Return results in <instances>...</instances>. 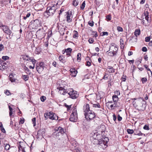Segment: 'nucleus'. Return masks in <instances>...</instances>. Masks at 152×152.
<instances>
[{
  "instance_id": "56",
  "label": "nucleus",
  "mask_w": 152,
  "mask_h": 152,
  "mask_svg": "<svg viewBox=\"0 0 152 152\" xmlns=\"http://www.w3.org/2000/svg\"><path fill=\"white\" fill-rule=\"evenodd\" d=\"M150 37H146L145 38V41L146 42H149L150 41Z\"/></svg>"
},
{
  "instance_id": "35",
  "label": "nucleus",
  "mask_w": 152,
  "mask_h": 152,
  "mask_svg": "<svg viewBox=\"0 0 152 152\" xmlns=\"http://www.w3.org/2000/svg\"><path fill=\"white\" fill-rule=\"evenodd\" d=\"M29 58V56L28 55L23 56V57H22L23 59L24 60L28 61H30V59H28Z\"/></svg>"
},
{
  "instance_id": "4",
  "label": "nucleus",
  "mask_w": 152,
  "mask_h": 152,
  "mask_svg": "<svg viewBox=\"0 0 152 152\" xmlns=\"http://www.w3.org/2000/svg\"><path fill=\"white\" fill-rule=\"evenodd\" d=\"M78 119L77 113L76 108H74L70 116L69 120L72 122H76Z\"/></svg>"
},
{
  "instance_id": "51",
  "label": "nucleus",
  "mask_w": 152,
  "mask_h": 152,
  "mask_svg": "<svg viewBox=\"0 0 152 152\" xmlns=\"http://www.w3.org/2000/svg\"><path fill=\"white\" fill-rule=\"evenodd\" d=\"M143 129L146 130H148L149 129V127L148 126L145 125L143 127Z\"/></svg>"
},
{
  "instance_id": "23",
  "label": "nucleus",
  "mask_w": 152,
  "mask_h": 152,
  "mask_svg": "<svg viewBox=\"0 0 152 152\" xmlns=\"http://www.w3.org/2000/svg\"><path fill=\"white\" fill-rule=\"evenodd\" d=\"M23 68L24 69V70L26 72L27 74L29 75L30 74L31 71L25 65H24L23 66Z\"/></svg>"
},
{
  "instance_id": "10",
  "label": "nucleus",
  "mask_w": 152,
  "mask_h": 152,
  "mask_svg": "<svg viewBox=\"0 0 152 152\" xmlns=\"http://www.w3.org/2000/svg\"><path fill=\"white\" fill-rule=\"evenodd\" d=\"M72 18V11L69 10L66 13V21L68 23L71 22Z\"/></svg>"
},
{
  "instance_id": "61",
  "label": "nucleus",
  "mask_w": 152,
  "mask_h": 152,
  "mask_svg": "<svg viewBox=\"0 0 152 152\" xmlns=\"http://www.w3.org/2000/svg\"><path fill=\"white\" fill-rule=\"evenodd\" d=\"M88 24L91 26H94V22L92 21L91 22H89Z\"/></svg>"
},
{
  "instance_id": "22",
  "label": "nucleus",
  "mask_w": 152,
  "mask_h": 152,
  "mask_svg": "<svg viewBox=\"0 0 152 152\" xmlns=\"http://www.w3.org/2000/svg\"><path fill=\"white\" fill-rule=\"evenodd\" d=\"M94 121L96 124H98L100 121V118L96 116L94 118Z\"/></svg>"
},
{
  "instance_id": "17",
  "label": "nucleus",
  "mask_w": 152,
  "mask_h": 152,
  "mask_svg": "<svg viewBox=\"0 0 152 152\" xmlns=\"http://www.w3.org/2000/svg\"><path fill=\"white\" fill-rule=\"evenodd\" d=\"M45 132V129H39L38 132L37 134L39 136H43V135L44 134Z\"/></svg>"
},
{
  "instance_id": "12",
  "label": "nucleus",
  "mask_w": 152,
  "mask_h": 152,
  "mask_svg": "<svg viewBox=\"0 0 152 152\" xmlns=\"http://www.w3.org/2000/svg\"><path fill=\"white\" fill-rule=\"evenodd\" d=\"M65 130L63 128L59 126L56 129V132L58 133V135H59L60 134H63L65 132Z\"/></svg>"
},
{
  "instance_id": "6",
  "label": "nucleus",
  "mask_w": 152,
  "mask_h": 152,
  "mask_svg": "<svg viewBox=\"0 0 152 152\" xmlns=\"http://www.w3.org/2000/svg\"><path fill=\"white\" fill-rule=\"evenodd\" d=\"M1 28L3 30L4 33L9 35V38H11L12 36H12L11 35V34L12 33V31L8 27L5 25L1 24Z\"/></svg>"
},
{
  "instance_id": "38",
  "label": "nucleus",
  "mask_w": 152,
  "mask_h": 152,
  "mask_svg": "<svg viewBox=\"0 0 152 152\" xmlns=\"http://www.w3.org/2000/svg\"><path fill=\"white\" fill-rule=\"evenodd\" d=\"M115 94V95H116V96H118V95H119L120 94V91L118 90H116L114 92Z\"/></svg>"
},
{
  "instance_id": "50",
  "label": "nucleus",
  "mask_w": 152,
  "mask_h": 152,
  "mask_svg": "<svg viewBox=\"0 0 152 152\" xmlns=\"http://www.w3.org/2000/svg\"><path fill=\"white\" fill-rule=\"evenodd\" d=\"M131 69H132V72L133 73V72L136 69V67L134 65H132L131 66Z\"/></svg>"
},
{
  "instance_id": "63",
  "label": "nucleus",
  "mask_w": 152,
  "mask_h": 152,
  "mask_svg": "<svg viewBox=\"0 0 152 152\" xmlns=\"http://www.w3.org/2000/svg\"><path fill=\"white\" fill-rule=\"evenodd\" d=\"M142 50L143 52H146L147 51V49L145 47H143L142 48Z\"/></svg>"
},
{
  "instance_id": "55",
  "label": "nucleus",
  "mask_w": 152,
  "mask_h": 152,
  "mask_svg": "<svg viewBox=\"0 0 152 152\" xmlns=\"http://www.w3.org/2000/svg\"><path fill=\"white\" fill-rule=\"evenodd\" d=\"M9 57L7 56H3L2 57V59L4 60H6Z\"/></svg>"
},
{
  "instance_id": "25",
  "label": "nucleus",
  "mask_w": 152,
  "mask_h": 152,
  "mask_svg": "<svg viewBox=\"0 0 152 152\" xmlns=\"http://www.w3.org/2000/svg\"><path fill=\"white\" fill-rule=\"evenodd\" d=\"M140 29H136L134 32V34L136 37L140 35Z\"/></svg>"
},
{
  "instance_id": "9",
  "label": "nucleus",
  "mask_w": 152,
  "mask_h": 152,
  "mask_svg": "<svg viewBox=\"0 0 152 152\" xmlns=\"http://www.w3.org/2000/svg\"><path fill=\"white\" fill-rule=\"evenodd\" d=\"M44 63L43 62H40L36 66L37 71L39 73H40L44 69Z\"/></svg>"
},
{
  "instance_id": "58",
  "label": "nucleus",
  "mask_w": 152,
  "mask_h": 152,
  "mask_svg": "<svg viewBox=\"0 0 152 152\" xmlns=\"http://www.w3.org/2000/svg\"><path fill=\"white\" fill-rule=\"evenodd\" d=\"M4 47L3 46V45L2 44H0V51L3 50L4 49Z\"/></svg>"
},
{
  "instance_id": "32",
  "label": "nucleus",
  "mask_w": 152,
  "mask_h": 152,
  "mask_svg": "<svg viewBox=\"0 0 152 152\" xmlns=\"http://www.w3.org/2000/svg\"><path fill=\"white\" fill-rule=\"evenodd\" d=\"M81 54L80 53H78L77 56V60L78 62L80 61L81 60Z\"/></svg>"
},
{
  "instance_id": "49",
  "label": "nucleus",
  "mask_w": 152,
  "mask_h": 152,
  "mask_svg": "<svg viewBox=\"0 0 152 152\" xmlns=\"http://www.w3.org/2000/svg\"><path fill=\"white\" fill-rule=\"evenodd\" d=\"M117 30L119 31H123L122 28L120 26H118L117 27Z\"/></svg>"
},
{
  "instance_id": "30",
  "label": "nucleus",
  "mask_w": 152,
  "mask_h": 152,
  "mask_svg": "<svg viewBox=\"0 0 152 152\" xmlns=\"http://www.w3.org/2000/svg\"><path fill=\"white\" fill-rule=\"evenodd\" d=\"M110 107L112 109H114V107H117V104L116 103L114 102L113 104H112L110 105Z\"/></svg>"
},
{
  "instance_id": "34",
  "label": "nucleus",
  "mask_w": 152,
  "mask_h": 152,
  "mask_svg": "<svg viewBox=\"0 0 152 152\" xmlns=\"http://www.w3.org/2000/svg\"><path fill=\"white\" fill-rule=\"evenodd\" d=\"M59 61L63 63H65L66 62L65 60L64 59L63 56H60L59 57Z\"/></svg>"
},
{
  "instance_id": "14",
  "label": "nucleus",
  "mask_w": 152,
  "mask_h": 152,
  "mask_svg": "<svg viewBox=\"0 0 152 152\" xmlns=\"http://www.w3.org/2000/svg\"><path fill=\"white\" fill-rule=\"evenodd\" d=\"M70 71L71 73V75L73 77H75L77 71V70H75V68H73L70 69Z\"/></svg>"
},
{
  "instance_id": "1",
  "label": "nucleus",
  "mask_w": 152,
  "mask_h": 152,
  "mask_svg": "<svg viewBox=\"0 0 152 152\" xmlns=\"http://www.w3.org/2000/svg\"><path fill=\"white\" fill-rule=\"evenodd\" d=\"M58 89L60 90H63L62 94L63 95H65L66 94H68L70 98L73 99H76L78 96V94L77 93V92L73 90L69 91V90L65 89L63 87H60Z\"/></svg>"
},
{
  "instance_id": "62",
  "label": "nucleus",
  "mask_w": 152,
  "mask_h": 152,
  "mask_svg": "<svg viewBox=\"0 0 152 152\" xmlns=\"http://www.w3.org/2000/svg\"><path fill=\"white\" fill-rule=\"evenodd\" d=\"M122 119V118L119 115H118V120L119 121H121Z\"/></svg>"
},
{
  "instance_id": "47",
  "label": "nucleus",
  "mask_w": 152,
  "mask_h": 152,
  "mask_svg": "<svg viewBox=\"0 0 152 152\" xmlns=\"http://www.w3.org/2000/svg\"><path fill=\"white\" fill-rule=\"evenodd\" d=\"M108 74L105 73V75H104L102 79L105 80H107L108 78Z\"/></svg>"
},
{
  "instance_id": "16",
  "label": "nucleus",
  "mask_w": 152,
  "mask_h": 152,
  "mask_svg": "<svg viewBox=\"0 0 152 152\" xmlns=\"http://www.w3.org/2000/svg\"><path fill=\"white\" fill-rule=\"evenodd\" d=\"M106 70L110 73H113L115 72V69L111 66H108Z\"/></svg>"
},
{
  "instance_id": "59",
  "label": "nucleus",
  "mask_w": 152,
  "mask_h": 152,
  "mask_svg": "<svg viewBox=\"0 0 152 152\" xmlns=\"http://www.w3.org/2000/svg\"><path fill=\"white\" fill-rule=\"evenodd\" d=\"M24 119H21L20 120V121L19 122V124H23L24 123Z\"/></svg>"
},
{
  "instance_id": "43",
  "label": "nucleus",
  "mask_w": 152,
  "mask_h": 152,
  "mask_svg": "<svg viewBox=\"0 0 152 152\" xmlns=\"http://www.w3.org/2000/svg\"><path fill=\"white\" fill-rule=\"evenodd\" d=\"M85 6V1L83 2L81 6H80V8L82 10L84 9Z\"/></svg>"
},
{
  "instance_id": "45",
  "label": "nucleus",
  "mask_w": 152,
  "mask_h": 152,
  "mask_svg": "<svg viewBox=\"0 0 152 152\" xmlns=\"http://www.w3.org/2000/svg\"><path fill=\"white\" fill-rule=\"evenodd\" d=\"M4 93L7 95H11V93L10 92V91L8 90H6V91H5Z\"/></svg>"
},
{
  "instance_id": "42",
  "label": "nucleus",
  "mask_w": 152,
  "mask_h": 152,
  "mask_svg": "<svg viewBox=\"0 0 152 152\" xmlns=\"http://www.w3.org/2000/svg\"><path fill=\"white\" fill-rule=\"evenodd\" d=\"M106 18L107 21H110L111 19V16L109 15L106 16Z\"/></svg>"
},
{
  "instance_id": "53",
  "label": "nucleus",
  "mask_w": 152,
  "mask_h": 152,
  "mask_svg": "<svg viewBox=\"0 0 152 152\" xmlns=\"http://www.w3.org/2000/svg\"><path fill=\"white\" fill-rule=\"evenodd\" d=\"M90 43H92L94 42V40L92 38H90L88 40Z\"/></svg>"
},
{
  "instance_id": "18",
  "label": "nucleus",
  "mask_w": 152,
  "mask_h": 152,
  "mask_svg": "<svg viewBox=\"0 0 152 152\" xmlns=\"http://www.w3.org/2000/svg\"><path fill=\"white\" fill-rule=\"evenodd\" d=\"M72 50V49L70 48H68L66 49V55L68 56L67 57H69L70 56Z\"/></svg>"
},
{
  "instance_id": "26",
  "label": "nucleus",
  "mask_w": 152,
  "mask_h": 152,
  "mask_svg": "<svg viewBox=\"0 0 152 152\" xmlns=\"http://www.w3.org/2000/svg\"><path fill=\"white\" fill-rule=\"evenodd\" d=\"M9 79L10 81L12 82H15V81L17 80L16 79L13 77V76L12 75H10L9 76Z\"/></svg>"
},
{
  "instance_id": "24",
  "label": "nucleus",
  "mask_w": 152,
  "mask_h": 152,
  "mask_svg": "<svg viewBox=\"0 0 152 152\" xmlns=\"http://www.w3.org/2000/svg\"><path fill=\"white\" fill-rule=\"evenodd\" d=\"M21 78L25 81H26L28 80L29 77L28 75H22Z\"/></svg>"
},
{
  "instance_id": "39",
  "label": "nucleus",
  "mask_w": 152,
  "mask_h": 152,
  "mask_svg": "<svg viewBox=\"0 0 152 152\" xmlns=\"http://www.w3.org/2000/svg\"><path fill=\"white\" fill-rule=\"evenodd\" d=\"M31 15V13H28L26 15V16H24L23 17V19L24 20H26V19L29 17Z\"/></svg>"
},
{
  "instance_id": "20",
  "label": "nucleus",
  "mask_w": 152,
  "mask_h": 152,
  "mask_svg": "<svg viewBox=\"0 0 152 152\" xmlns=\"http://www.w3.org/2000/svg\"><path fill=\"white\" fill-rule=\"evenodd\" d=\"M134 134L135 135H138L139 136H142L143 135L145 136V135L144 134L142 133L139 130H134Z\"/></svg>"
},
{
  "instance_id": "27",
  "label": "nucleus",
  "mask_w": 152,
  "mask_h": 152,
  "mask_svg": "<svg viewBox=\"0 0 152 152\" xmlns=\"http://www.w3.org/2000/svg\"><path fill=\"white\" fill-rule=\"evenodd\" d=\"M148 14L149 13L148 11H146V13H144V15L145 16V19L147 20L148 22Z\"/></svg>"
},
{
  "instance_id": "48",
  "label": "nucleus",
  "mask_w": 152,
  "mask_h": 152,
  "mask_svg": "<svg viewBox=\"0 0 152 152\" xmlns=\"http://www.w3.org/2000/svg\"><path fill=\"white\" fill-rule=\"evenodd\" d=\"M40 99H41V101L42 102H44L45 101V100H46V97L45 96H42L41 98H40Z\"/></svg>"
},
{
  "instance_id": "46",
  "label": "nucleus",
  "mask_w": 152,
  "mask_h": 152,
  "mask_svg": "<svg viewBox=\"0 0 152 152\" xmlns=\"http://www.w3.org/2000/svg\"><path fill=\"white\" fill-rule=\"evenodd\" d=\"M141 80L143 83H145L147 80V79L145 77L142 78Z\"/></svg>"
},
{
  "instance_id": "8",
  "label": "nucleus",
  "mask_w": 152,
  "mask_h": 152,
  "mask_svg": "<svg viewBox=\"0 0 152 152\" xmlns=\"http://www.w3.org/2000/svg\"><path fill=\"white\" fill-rule=\"evenodd\" d=\"M118 48L117 47L115 46V44L114 43H111L109 47V51L107 52V53L109 51L115 53L116 54L117 53V50Z\"/></svg>"
},
{
  "instance_id": "52",
  "label": "nucleus",
  "mask_w": 152,
  "mask_h": 152,
  "mask_svg": "<svg viewBox=\"0 0 152 152\" xmlns=\"http://www.w3.org/2000/svg\"><path fill=\"white\" fill-rule=\"evenodd\" d=\"M52 35V32L51 31H50L49 32L48 34V38H50Z\"/></svg>"
},
{
  "instance_id": "19",
  "label": "nucleus",
  "mask_w": 152,
  "mask_h": 152,
  "mask_svg": "<svg viewBox=\"0 0 152 152\" xmlns=\"http://www.w3.org/2000/svg\"><path fill=\"white\" fill-rule=\"evenodd\" d=\"M42 6L41 4H37L35 6L34 8L35 10H37V11H41L42 8L41 7L39 8V7H42Z\"/></svg>"
},
{
  "instance_id": "2",
  "label": "nucleus",
  "mask_w": 152,
  "mask_h": 152,
  "mask_svg": "<svg viewBox=\"0 0 152 152\" xmlns=\"http://www.w3.org/2000/svg\"><path fill=\"white\" fill-rule=\"evenodd\" d=\"M101 135L98 134L97 132L94 133L92 137V142L94 144L101 145L102 144V141L101 140Z\"/></svg>"
},
{
  "instance_id": "28",
  "label": "nucleus",
  "mask_w": 152,
  "mask_h": 152,
  "mask_svg": "<svg viewBox=\"0 0 152 152\" xmlns=\"http://www.w3.org/2000/svg\"><path fill=\"white\" fill-rule=\"evenodd\" d=\"M81 0H74L73 1V4L74 6H76L78 4L79 2V1H80Z\"/></svg>"
},
{
  "instance_id": "60",
  "label": "nucleus",
  "mask_w": 152,
  "mask_h": 152,
  "mask_svg": "<svg viewBox=\"0 0 152 152\" xmlns=\"http://www.w3.org/2000/svg\"><path fill=\"white\" fill-rule=\"evenodd\" d=\"M38 49H39V48H36L35 51V53L36 54H38L40 53V52L38 51Z\"/></svg>"
},
{
  "instance_id": "31",
  "label": "nucleus",
  "mask_w": 152,
  "mask_h": 152,
  "mask_svg": "<svg viewBox=\"0 0 152 152\" xmlns=\"http://www.w3.org/2000/svg\"><path fill=\"white\" fill-rule=\"evenodd\" d=\"M28 59H30L29 61H31L32 62L33 65H34V66L35 64L36 63V61L33 58H32L29 57Z\"/></svg>"
},
{
  "instance_id": "33",
  "label": "nucleus",
  "mask_w": 152,
  "mask_h": 152,
  "mask_svg": "<svg viewBox=\"0 0 152 152\" xmlns=\"http://www.w3.org/2000/svg\"><path fill=\"white\" fill-rule=\"evenodd\" d=\"M72 105H67L66 103H64V106L66 107L67 108V110L69 111L72 108Z\"/></svg>"
},
{
  "instance_id": "44",
  "label": "nucleus",
  "mask_w": 152,
  "mask_h": 152,
  "mask_svg": "<svg viewBox=\"0 0 152 152\" xmlns=\"http://www.w3.org/2000/svg\"><path fill=\"white\" fill-rule=\"evenodd\" d=\"M32 121L33 122V124H34V126H35L36 125V118H33L32 119Z\"/></svg>"
},
{
  "instance_id": "54",
  "label": "nucleus",
  "mask_w": 152,
  "mask_h": 152,
  "mask_svg": "<svg viewBox=\"0 0 152 152\" xmlns=\"http://www.w3.org/2000/svg\"><path fill=\"white\" fill-rule=\"evenodd\" d=\"M102 33V34L101 35L102 36H104V35L107 36L108 35V33L107 32H102L101 33Z\"/></svg>"
},
{
  "instance_id": "11",
  "label": "nucleus",
  "mask_w": 152,
  "mask_h": 152,
  "mask_svg": "<svg viewBox=\"0 0 152 152\" xmlns=\"http://www.w3.org/2000/svg\"><path fill=\"white\" fill-rule=\"evenodd\" d=\"M41 21L37 19H36L33 23V28H36L37 27L41 26Z\"/></svg>"
},
{
  "instance_id": "15",
  "label": "nucleus",
  "mask_w": 152,
  "mask_h": 152,
  "mask_svg": "<svg viewBox=\"0 0 152 152\" xmlns=\"http://www.w3.org/2000/svg\"><path fill=\"white\" fill-rule=\"evenodd\" d=\"M101 140L102 141V144L104 145H106L109 141V139L106 137H103L102 139L101 138Z\"/></svg>"
},
{
  "instance_id": "13",
  "label": "nucleus",
  "mask_w": 152,
  "mask_h": 152,
  "mask_svg": "<svg viewBox=\"0 0 152 152\" xmlns=\"http://www.w3.org/2000/svg\"><path fill=\"white\" fill-rule=\"evenodd\" d=\"M83 110L84 113H86L90 111L91 110H90V107L89 105L88 104H84L83 107Z\"/></svg>"
},
{
  "instance_id": "3",
  "label": "nucleus",
  "mask_w": 152,
  "mask_h": 152,
  "mask_svg": "<svg viewBox=\"0 0 152 152\" xmlns=\"http://www.w3.org/2000/svg\"><path fill=\"white\" fill-rule=\"evenodd\" d=\"M56 9L57 7L54 5L51 7H47L45 13V15L46 16V14L49 16L53 15L55 13Z\"/></svg>"
},
{
  "instance_id": "29",
  "label": "nucleus",
  "mask_w": 152,
  "mask_h": 152,
  "mask_svg": "<svg viewBox=\"0 0 152 152\" xmlns=\"http://www.w3.org/2000/svg\"><path fill=\"white\" fill-rule=\"evenodd\" d=\"M4 149L7 151L9 150L10 148V145L9 144H4Z\"/></svg>"
},
{
  "instance_id": "37",
  "label": "nucleus",
  "mask_w": 152,
  "mask_h": 152,
  "mask_svg": "<svg viewBox=\"0 0 152 152\" xmlns=\"http://www.w3.org/2000/svg\"><path fill=\"white\" fill-rule=\"evenodd\" d=\"M127 131L128 134H132L134 132V131L133 129H127Z\"/></svg>"
},
{
  "instance_id": "40",
  "label": "nucleus",
  "mask_w": 152,
  "mask_h": 152,
  "mask_svg": "<svg viewBox=\"0 0 152 152\" xmlns=\"http://www.w3.org/2000/svg\"><path fill=\"white\" fill-rule=\"evenodd\" d=\"M93 107H94L100 108V105L98 103L93 104Z\"/></svg>"
},
{
  "instance_id": "5",
  "label": "nucleus",
  "mask_w": 152,
  "mask_h": 152,
  "mask_svg": "<svg viewBox=\"0 0 152 152\" xmlns=\"http://www.w3.org/2000/svg\"><path fill=\"white\" fill-rule=\"evenodd\" d=\"M84 115L87 120L89 121L94 119L96 116L95 113L92 111H89L87 113H84Z\"/></svg>"
},
{
  "instance_id": "64",
  "label": "nucleus",
  "mask_w": 152,
  "mask_h": 152,
  "mask_svg": "<svg viewBox=\"0 0 152 152\" xmlns=\"http://www.w3.org/2000/svg\"><path fill=\"white\" fill-rule=\"evenodd\" d=\"M120 45H124V42L123 40L122 39H120Z\"/></svg>"
},
{
  "instance_id": "57",
  "label": "nucleus",
  "mask_w": 152,
  "mask_h": 152,
  "mask_svg": "<svg viewBox=\"0 0 152 152\" xmlns=\"http://www.w3.org/2000/svg\"><path fill=\"white\" fill-rule=\"evenodd\" d=\"M25 94H21L20 95V98L23 99L25 97Z\"/></svg>"
},
{
  "instance_id": "21",
  "label": "nucleus",
  "mask_w": 152,
  "mask_h": 152,
  "mask_svg": "<svg viewBox=\"0 0 152 152\" xmlns=\"http://www.w3.org/2000/svg\"><path fill=\"white\" fill-rule=\"evenodd\" d=\"M112 99L114 102L117 104V102L118 100V98L116 95H113L112 96Z\"/></svg>"
},
{
  "instance_id": "7",
  "label": "nucleus",
  "mask_w": 152,
  "mask_h": 152,
  "mask_svg": "<svg viewBox=\"0 0 152 152\" xmlns=\"http://www.w3.org/2000/svg\"><path fill=\"white\" fill-rule=\"evenodd\" d=\"M46 115H48V117L50 119L53 120H57L58 119V117L53 112H50L47 113Z\"/></svg>"
},
{
  "instance_id": "36",
  "label": "nucleus",
  "mask_w": 152,
  "mask_h": 152,
  "mask_svg": "<svg viewBox=\"0 0 152 152\" xmlns=\"http://www.w3.org/2000/svg\"><path fill=\"white\" fill-rule=\"evenodd\" d=\"M107 53H107L108 55L109 56H113L116 55L115 53H113V52H111V51H110L109 52H108Z\"/></svg>"
},
{
  "instance_id": "41",
  "label": "nucleus",
  "mask_w": 152,
  "mask_h": 152,
  "mask_svg": "<svg viewBox=\"0 0 152 152\" xmlns=\"http://www.w3.org/2000/svg\"><path fill=\"white\" fill-rule=\"evenodd\" d=\"M139 102L141 103L142 105H141V106H143V104H145L146 102L144 100V99H143L142 100L140 101Z\"/></svg>"
}]
</instances>
